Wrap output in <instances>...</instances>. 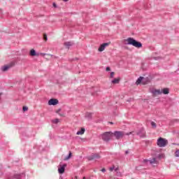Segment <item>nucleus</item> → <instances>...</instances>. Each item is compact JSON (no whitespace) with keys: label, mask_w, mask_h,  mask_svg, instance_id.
<instances>
[{"label":"nucleus","mask_w":179,"mask_h":179,"mask_svg":"<svg viewBox=\"0 0 179 179\" xmlns=\"http://www.w3.org/2000/svg\"><path fill=\"white\" fill-rule=\"evenodd\" d=\"M125 41L127 42L126 43L127 45H133L136 48H142V43L134 39V38H128Z\"/></svg>","instance_id":"1"},{"label":"nucleus","mask_w":179,"mask_h":179,"mask_svg":"<svg viewBox=\"0 0 179 179\" xmlns=\"http://www.w3.org/2000/svg\"><path fill=\"white\" fill-rule=\"evenodd\" d=\"M113 135H114V136L115 137L116 139H121L122 138H124V135H127V136L135 135V134L134 131H131V132L125 134V132H124V131H114Z\"/></svg>","instance_id":"2"},{"label":"nucleus","mask_w":179,"mask_h":179,"mask_svg":"<svg viewBox=\"0 0 179 179\" xmlns=\"http://www.w3.org/2000/svg\"><path fill=\"white\" fill-rule=\"evenodd\" d=\"M99 138L103 141V142H110L111 138H113V132L106 131L99 136Z\"/></svg>","instance_id":"3"},{"label":"nucleus","mask_w":179,"mask_h":179,"mask_svg":"<svg viewBox=\"0 0 179 179\" xmlns=\"http://www.w3.org/2000/svg\"><path fill=\"white\" fill-rule=\"evenodd\" d=\"M169 143V141H167L166 138H163L160 137L157 141V145L159 146V148H166Z\"/></svg>","instance_id":"4"},{"label":"nucleus","mask_w":179,"mask_h":179,"mask_svg":"<svg viewBox=\"0 0 179 179\" xmlns=\"http://www.w3.org/2000/svg\"><path fill=\"white\" fill-rule=\"evenodd\" d=\"M136 135L140 136V138H146V131L143 127H141L136 133Z\"/></svg>","instance_id":"5"},{"label":"nucleus","mask_w":179,"mask_h":179,"mask_svg":"<svg viewBox=\"0 0 179 179\" xmlns=\"http://www.w3.org/2000/svg\"><path fill=\"white\" fill-rule=\"evenodd\" d=\"M88 160H98L100 159V155L97 153H93L87 157Z\"/></svg>","instance_id":"6"},{"label":"nucleus","mask_w":179,"mask_h":179,"mask_svg":"<svg viewBox=\"0 0 179 179\" xmlns=\"http://www.w3.org/2000/svg\"><path fill=\"white\" fill-rule=\"evenodd\" d=\"M108 45H110V43H104L102 45H101L98 49V51H99V52H102V51L103 50H106V47H108Z\"/></svg>","instance_id":"7"},{"label":"nucleus","mask_w":179,"mask_h":179,"mask_svg":"<svg viewBox=\"0 0 179 179\" xmlns=\"http://www.w3.org/2000/svg\"><path fill=\"white\" fill-rule=\"evenodd\" d=\"M59 101L57 99H51L48 101V105L49 106H57L58 104Z\"/></svg>","instance_id":"8"},{"label":"nucleus","mask_w":179,"mask_h":179,"mask_svg":"<svg viewBox=\"0 0 179 179\" xmlns=\"http://www.w3.org/2000/svg\"><path fill=\"white\" fill-rule=\"evenodd\" d=\"M66 167V164H63L60 168L58 169L59 174H64L65 173V168Z\"/></svg>","instance_id":"9"},{"label":"nucleus","mask_w":179,"mask_h":179,"mask_svg":"<svg viewBox=\"0 0 179 179\" xmlns=\"http://www.w3.org/2000/svg\"><path fill=\"white\" fill-rule=\"evenodd\" d=\"M29 55L31 57H38L39 54L34 49H31L29 52Z\"/></svg>","instance_id":"10"},{"label":"nucleus","mask_w":179,"mask_h":179,"mask_svg":"<svg viewBox=\"0 0 179 179\" xmlns=\"http://www.w3.org/2000/svg\"><path fill=\"white\" fill-rule=\"evenodd\" d=\"M64 45H65V47H66L68 48V50H69V47H72V45H73V42H65Z\"/></svg>","instance_id":"11"},{"label":"nucleus","mask_w":179,"mask_h":179,"mask_svg":"<svg viewBox=\"0 0 179 179\" xmlns=\"http://www.w3.org/2000/svg\"><path fill=\"white\" fill-rule=\"evenodd\" d=\"M86 129L85 128H81L80 131H78L77 133H76V135H83V134H85Z\"/></svg>","instance_id":"12"},{"label":"nucleus","mask_w":179,"mask_h":179,"mask_svg":"<svg viewBox=\"0 0 179 179\" xmlns=\"http://www.w3.org/2000/svg\"><path fill=\"white\" fill-rule=\"evenodd\" d=\"M162 92L163 93V94H169V93H170V90H169V88H164L162 90Z\"/></svg>","instance_id":"13"},{"label":"nucleus","mask_w":179,"mask_h":179,"mask_svg":"<svg viewBox=\"0 0 179 179\" xmlns=\"http://www.w3.org/2000/svg\"><path fill=\"white\" fill-rule=\"evenodd\" d=\"M10 65H6L2 67V71L3 72H6V71H8V69H9L10 68Z\"/></svg>","instance_id":"14"},{"label":"nucleus","mask_w":179,"mask_h":179,"mask_svg":"<svg viewBox=\"0 0 179 179\" xmlns=\"http://www.w3.org/2000/svg\"><path fill=\"white\" fill-rule=\"evenodd\" d=\"M111 83L113 84V85H117L118 83H120V78H115L113 79Z\"/></svg>","instance_id":"15"},{"label":"nucleus","mask_w":179,"mask_h":179,"mask_svg":"<svg viewBox=\"0 0 179 179\" xmlns=\"http://www.w3.org/2000/svg\"><path fill=\"white\" fill-rule=\"evenodd\" d=\"M153 94H162V90H155L152 91Z\"/></svg>","instance_id":"16"},{"label":"nucleus","mask_w":179,"mask_h":179,"mask_svg":"<svg viewBox=\"0 0 179 179\" xmlns=\"http://www.w3.org/2000/svg\"><path fill=\"white\" fill-rule=\"evenodd\" d=\"M143 79H145V78L143 77H139L137 80H136V84L139 85V83H141L142 82V80H143Z\"/></svg>","instance_id":"17"},{"label":"nucleus","mask_w":179,"mask_h":179,"mask_svg":"<svg viewBox=\"0 0 179 179\" xmlns=\"http://www.w3.org/2000/svg\"><path fill=\"white\" fill-rule=\"evenodd\" d=\"M149 163L150 164H156L157 161H156V158H153L151 160H149Z\"/></svg>","instance_id":"18"},{"label":"nucleus","mask_w":179,"mask_h":179,"mask_svg":"<svg viewBox=\"0 0 179 179\" xmlns=\"http://www.w3.org/2000/svg\"><path fill=\"white\" fill-rule=\"evenodd\" d=\"M71 157H72V152H70L69 153V155L65 157L64 160H69V159H71Z\"/></svg>","instance_id":"19"},{"label":"nucleus","mask_w":179,"mask_h":179,"mask_svg":"<svg viewBox=\"0 0 179 179\" xmlns=\"http://www.w3.org/2000/svg\"><path fill=\"white\" fill-rule=\"evenodd\" d=\"M52 124H58L59 122V119H55L51 121Z\"/></svg>","instance_id":"20"},{"label":"nucleus","mask_w":179,"mask_h":179,"mask_svg":"<svg viewBox=\"0 0 179 179\" xmlns=\"http://www.w3.org/2000/svg\"><path fill=\"white\" fill-rule=\"evenodd\" d=\"M85 117L86 118H88V120H92V113H87Z\"/></svg>","instance_id":"21"},{"label":"nucleus","mask_w":179,"mask_h":179,"mask_svg":"<svg viewBox=\"0 0 179 179\" xmlns=\"http://www.w3.org/2000/svg\"><path fill=\"white\" fill-rule=\"evenodd\" d=\"M151 126L152 128H157V124L155 122H151Z\"/></svg>","instance_id":"22"},{"label":"nucleus","mask_w":179,"mask_h":179,"mask_svg":"<svg viewBox=\"0 0 179 179\" xmlns=\"http://www.w3.org/2000/svg\"><path fill=\"white\" fill-rule=\"evenodd\" d=\"M175 156H176V157H179V150H177L175 152Z\"/></svg>","instance_id":"23"},{"label":"nucleus","mask_w":179,"mask_h":179,"mask_svg":"<svg viewBox=\"0 0 179 179\" xmlns=\"http://www.w3.org/2000/svg\"><path fill=\"white\" fill-rule=\"evenodd\" d=\"M43 40H45V41H47L48 40V38L47 37V34L43 35Z\"/></svg>","instance_id":"24"},{"label":"nucleus","mask_w":179,"mask_h":179,"mask_svg":"<svg viewBox=\"0 0 179 179\" xmlns=\"http://www.w3.org/2000/svg\"><path fill=\"white\" fill-rule=\"evenodd\" d=\"M27 110H29V108L27 106H23V111H27Z\"/></svg>","instance_id":"25"},{"label":"nucleus","mask_w":179,"mask_h":179,"mask_svg":"<svg viewBox=\"0 0 179 179\" xmlns=\"http://www.w3.org/2000/svg\"><path fill=\"white\" fill-rule=\"evenodd\" d=\"M110 78H114V72H111V73H110Z\"/></svg>","instance_id":"26"},{"label":"nucleus","mask_w":179,"mask_h":179,"mask_svg":"<svg viewBox=\"0 0 179 179\" xmlns=\"http://www.w3.org/2000/svg\"><path fill=\"white\" fill-rule=\"evenodd\" d=\"M143 163H145V164L149 163V160L148 159H143Z\"/></svg>","instance_id":"27"},{"label":"nucleus","mask_w":179,"mask_h":179,"mask_svg":"<svg viewBox=\"0 0 179 179\" xmlns=\"http://www.w3.org/2000/svg\"><path fill=\"white\" fill-rule=\"evenodd\" d=\"M136 170H137L138 171H139L141 170V166H137L136 167Z\"/></svg>","instance_id":"28"},{"label":"nucleus","mask_w":179,"mask_h":179,"mask_svg":"<svg viewBox=\"0 0 179 179\" xmlns=\"http://www.w3.org/2000/svg\"><path fill=\"white\" fill-rule=\"evenodd\" d=\"M109 170H110V171H114V166L110 167V168L109 169Z\"/></svg>","instance_id":"29"},{"label":"nucleus","mask_w":179,"mask_h":179,"mask_svg":"<svg viewBox=\"0 0 179 179\" xmlns=\"http://www.w3.org/2000/svg\"><path fill=\"white\" fill-rule=\"evenodd\" d=\"M106 71H107V72H108V71H111V69L108 66V67H106Z\"/></svg>","instance_id":"30"},{"label":"nucleus","mask_w":179,"mask_h":179,"mask_svg":"<svg viewBox=\"0 0 179 179\" xmlns=\"http://www.w3.org/2000/svg\"><path fill=\"white\" fill-rule=\"evenodd\" d=\"M101 171H102V173H106V169H102L101 170Z\"/></svg>","instance_id":"31"},{"label":"nucleus","mask_w":179,"mask_h":179,"mask_svg":"<svg viewBox=\"0 0 179 179\" xmlns=\"http://www.w3.org/2000/svg\"><path fill=\"white\" fill-rule=\"evenodd\" d=\"M54 8H57V4L55 3H53Z\"/></svg>","instance_id":"32"},{"label":"nucleus","mask_w":179,"mask_h":179,"mask_svg":"<svg viewBox=\"0 0 179 179\" xmlns=\"http://www.w3.org/2000/svg\"><path fill=\"white\" fill-rule=\"evenodd\" d=\"M50 55V57H52L53 58H57V57H55V56H54L52 55Z\"/></svg>","instance_id":"33"},{"label":"nucleus","mask_w":179,"mask_h":179,"mask_svg":"<svg viewBox=\"0 0 179 179\" xmlns=\"http://www.w3.org/2000/svg\"><path fill=\"white\" fill-rule=\"evenodd\" d=\"M128 153H129V151L126 150V151H125V154H126V155H128Z\"/></svg>","instance_id":"34"},{"label":"nucleus","mask_w":179,"mask_h":179,"mask_svg":"<svg viewBox=\"0 0 179 179\" xmlns=\"http://www.w3.org/2000/svg\"><path fill=\"white\" fill-rule=\"evenodd\" d=\"M64 2H68L69 0H63Z\"/></svg>","instance_id":"35"},{"label":"nucleus","mask_w":179,"mask_h":179,"mask_svg":"<svg viewBox=\"0 0 179 179\" xmlns=\"http://www.w3.org/2000/svg\"><path fill=\"white\" fill-rule=\"evenodd\" d=\"M110 124H113V122H110Z\"/></svg>","instance_id":"36"},{"label":"nucleus","mask_w":179,"mask_h":179,"mask_svg":"<svg viewBox=\"0 0 179 179\" xmlns=\"http://www.w3.org/2000/svg\"><path fill=\"white\" fill-rule=\"evenodd\" d=\"M41 55H45V54H43V53H41Z\"/></svg>","instance_id":"37"},{"label":"nucleus","mask_w":179,"mask_h":179,"mask_svg":"<svg viewBox=\"0 0 179 179\" xmlns=\"http://www.w3.org/2000/svg\"><path fill=\"white\" fill-rule=\"evenodd\" d=\"M83 179H86V177H84Z\"/></svg>","instance_id":"38"},{"label":"nucleus","mask_w":179,"mask_h":179,"mask_svg":"<svg viewBox=\"0 0 179 179\" xmlns=\"http://www.w3.org/2000/svg\"><path fill=\"white\" fill-rule=\"evenodd\" d=\"M0 98H1V94H0Z\"/></svg>","instance_id":"39"}]
</instances>
